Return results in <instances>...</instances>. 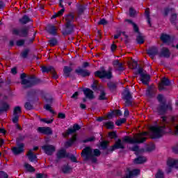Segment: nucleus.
<instances>
[{"label": "nucleus", "instance_id": "1", "mask_svg": "<svg viewBox=\"0 0 178 178\" xmlns=\"http://www.w3.org/2000/svg\"><path fill=\"white\" fill-rule=\"evenodd\" d=\"M147 141V138H141L140 140L131 138L130 136H126L123 138L122 142L120 138H118L115 141V144L111 146L110 148H108V144L109 142L107 140H103L100 143V147L102 149H106L108 152H113L115 149H124V144L123 143H127V144H143Z\"/></svg>", "mask_w": 178, "mask_h": 178}, {"label": "nucleus", "instance_id": "2", "mask_svg": "<svg viewBox=\"0 0 178 178\" xmlns=\"http://www.w3.org/2000/svg\"><path fill=\"white\" fill-rule=\"evenodd\" d=\"M26 77H27L26 73L21 74V84L24 86V88H31V87H34V86H37V84L42 83L41 79L35 76H29L28 79H26Z\"/></svg>", "mask_w": 178, "mask_h": 178}, {"label": "nucleus", "instance_id": "3", "mask_svg": "<svg viewBox=\"0 0 178 178\" xmlns=\"http://www.w3.org/2000/svg\"><path fill=\"white\" fill-rule=\"evenodd\" d=\"M157 101L160 103V104L157 107V113L159 115H165L168 111H173V107L172 106V104H166L165 102H163V95L159 94L157 95Z\"/></svg>", "mask_w": 178, "mask_h": 178}, {"label": "nucleus", "instance_id": "4", "mask_svg": "<svg viewBox=\"0 0 178 178\" xmlns=\"http://www.w3.org/2000/svg\"><path fill=\"white\" fill-rule=\"evenodd\" d=\"M81 156L85 158L86 161L90 159V156H101V151L99 149L91 148V147H86L81 153Z\"/></svg>", "mask_w": 178, "mask_h": 178}, {"label": "nucleus", "instance_id": "5", "mask_svg": "<svg viewBox=\"0 0 178 178\" xmlns=\"http://www.w3.org/2000/svg\"><path fill=\"white\" fill-rule=\"evenodd\" d=\"M95 77H99V79H107V80H111L113 77L112 74V67H109L108 71L105 70L104 67H101L100 70H97L94 73Z\"/></svg>", "mask_w": 178, "mask_h": 178}, {"label": "nucleus", "instance_id": "6", "mask_svg": "<svg viewBox=\"0 0 178 178\" xmlns=\"http://www.w3.org/2000/svg\"><path fill=\"white\" fill-rule=\"evenodd\" d=\"M150 131L152 132L150 138L152 140H158V138H161V137L165 135L163 131H162L158 125L152 126L150 127Z\"/></svg>", "mask_w": 178, "mask_h": 178}, {"label": "nucleus", "instance_id": "7", "mask_svg": "<svg viewBox=\"0 0 178 178\" xmlns=\"http://www.w3.org/2000/svg\"><path fill=\"white\" fill-rule=\"evenodd\" d=\"M122 98L125 101L126 106H133V102L131 101L133 99V95H131L130 90L128 88L125 89L122 93Z\"/></svg>", "mask_w": 178, "mask_h": 178}, {"label": "nucleus", "instance_id": "8", "mask_svg": "<svg viewBox=\"0 0 178 178\" xmlns=\"http://www.w3.org/2000/svg\"><path fill=\"white\" fill-rule=\"evenodd\" d=\"M30 30V26H24L20 29H13L12 33L13 35H18L19 37L26 38L29 35V31Z\"/></svg>", "mask_w": 178, "mask_h": 178}, {"label": "nucleus", "instance_id": "9", "mask_svg": "<svg viewBox=\"0 0 178 178\" xmlns=\"http://www.w3.org/2000/svg\"><path fill=\"white\" fill-rule=\"evenodd\" d=\"M172 86V81L166 77H163L161 79V82L159 84V91H163L166 90L165 87H169Z\"/></svg>", "mask_w": 178, "mask_h": 178}, {"label": "nucleus", "instance_id": "10", "mask_svg": "<svg viewBox=\"0 0 178 178\" xmlns=\"http://www.w3.org/2000/svg\"><path fill=\"white\" fill-rule=\"evenodd\" d=\"M75 73L78 76H81V77H88L91 76V72L88 70L83 69L81 67H78L77 69L75 70Z\"/></svg>", "mask_w": 178, "mask_h": 178}, {"label": "nucleus", "instance_id": "11", "mask_svg": "<svg viewBox=\"0 0 178 178\" xmlns=\"http://www.w3.org/2000/svg\"><path fill=\"white\" fill-rule=\"evenodd\" d=\"M22 113V107L20 106H17L13 110V123H17L19 122V114Z\"/></svg>", "mask_w": 178, "mask_h": 178}, {"label": "nucleus", "instance_id": "12", "mask_svg": "<svg viewBox=\"0 0 178 178\" xmlns=\"http://www.w3.org/2000/svg\"><path fill=\"white\" fill-rule=\"evenodd\" d=\"M37 130L38 133H40V134H44L45 136H51L53 133L52 129L49 127H39Z\"/></svg>", "mask_w": 178, "mask_h": 178}, {"label": "nucleus", "instance_id": "13", "mask_svg": "<svg viewBox=\"0 0 178 178\" xmlns=\"http://www.w3.org/2000/svg\"><path fill=\"white\" fill-rule=\"evenodd\" d=\"M17 147H14L12 149L14 155H20L22 152H24V143H17Z\"/></svg>", "mask_w": 178, "mask_h": 178}, {"label": "nucleus", "instance_id": "14", "mask_svg": "<svg viewBox=\"0 0 178 178\" xmlns=\"http://www.w3.org/2000/svg\"><path fill=\"white\" fill-rule=\"evenodd\" d=\"M81 129V127L79 126V124H74L72 126V128H68L66 131L64 137H67V136H70V134H73V133H76L79 131Z\"/></svg>", "mask_w": 178, "mask_h": 178}, {"label": "nucleus", "instance_id": "15", "mask_svg": "<svg viewBox=\"0 0 178 178\" xmlns=\"http://www.w3.org/2000/svg\"><path fill=\"white\" fill-rule=\"evenodd\" d=\"M147 54L152 59H154L156 55H159V50L156 47H152L147 50Z\"/></svg>", "mask_w": 178, "mask_h": 178}, {"label": "nucleus", "instance_id": "16", "mask_svg": "<svg viewBox=\"0 0 178 178\" xmlns=\"http://www.w3.org/2000/svg\"><path fill=\"white\" fill-rule=\"evenodd\" d=\"M42 149L47 154V155H52L55 152V147L52 145H44L42 146Z\"/></svg>", "mask_w": 178, "mask_h": 178}, {"label": "nucleus", "instance_id": "17", "mask_svg": "<svg viewBox=\"0 0 178 178\" xmlns=\"http://www.w3.org/2000/svg\"><path fill=\"white\" fill-rule=\"evenodd\" d=\"M74 31V25L73 24H70L67 26V24H65V29L62 32L63 35H70Z\"/></svg>", "mask_w": 178, "mask_h": 178}, {"label": "nucleus", "instance_id": "18", "mask_svg": "<svg viewBox=\"0 0 178 178\" xmlns=\"http://www.w3.org/2000/svg\"><path fill=\"white\" fill-rule=\"evenodd\" d=\"M173 39V37L166 33H161L160 36V40H161L164 44H170V42H172V40Z\"/></svg>", "mask_w": 178, "mask_h": 178}, {"label": "nucleus", "instance_id": "19", "mask_svg": "<svg viewBox=\"0 0 178 178\" xmlns=\"http://www.w3.org/2000/svg\"><path fill=\"white\" fill-rule=\"evenodd\" d=\"M9 109H10V105L8 102L5 101L0 102V115L3 112H7Z\"/></svg>", "mask_w": 178, "mask_h": 178}, {"label": "nucleus", "instance_id": "20", "mask_svg": "<svg viewBox=\"0 0 178 178\" xmlns=\"http://www.w3.org/2000/svg\"><path fill=\"white\" fill-rule=\"evenodd\" d=\"M83 92L85 97H86V98H88V99H94L95 98V96L94 95V91L88 88H85L83 90Z\"/></svg>", "mask_w": 178, "mask_h": 178}, {"label": "nucleus", "instance_id": "21", "mask_svg": "<svg viewBox=\"0 0 178 178\" xmlns=\"http://www.w3.org/2000/svg\"><path fill=\"white\" fill-rule=\"evenodd\" d=\"M158 90L152 86H148L147 89L146 90V96L149 98H154L156 95V92Z\"/></svg>", "mask_w": 178, "mask_h": 178}, {"label": "nucleus", "instance_id": "22", "mask_svg": "<svg viewBox=\"0 0 178 178\" xmlns=\"http://www.w3.org/2000/svg\"><path fill=\"white\" fill-rule=\"evenodd\" d=\"M38 93V90L35 89H33L27 92V95L32 101H38V96L37 94Z\"/></svg>", "mask_w": 178, "mask_h": 178}, {"label": "nucleus", "instance_id": "23", "mask_svg": "<svg viewBox=\"0 0 178 178\" xmlns=\"http://www.w3.org/2000/svg\"><path fill=\"white\" fill-rule=\"evenodd\" d=\"M159 58H170V50L169 49L164 47L161 49L160 54H159Z\"/></svg>", "mask_w": 178, "mask_h": 178}, {"label": "nucleus", "instance_id": "24", "mask_svg": "<svg viewBox=\"0 0 178 178\" xmlns=\"http://www.w3.org/2000/svg\"><path fill=\"white\" fill-rule=\"evenodd\" d=\"M107 87L111 92H115L118 90V83L110 81L107 83Z\"/></svg>", "mask_w": 178, "mask_h": 178}, {"label": "nucleus", "instance_id": "25", "mask_svg": "<svg viewBox=\"0 0 178 178\" xmlns=\"http://www.w3.org/2000/svg\"><path fill=\"white\" fill-rule=\"evenodd\" d=\"M149 80H151V76H149V74H145L140 76V81H142L143 84H145V86L149 84Z\"/></svg>", "mask_w": 178, "mask_h": 178}, {"label": "nucleus", "instance_id": "26", "mask_svg": "<svg viewBox=\"0 0 178 178\" xmlns=\"http://www.w3.org/2000/svg\"><path fill=\"white\" fill-rule=\"evenodd\" d=\"M167 165L170 168H175V169H178V160L173 159H168L167 161Z\"/></svg>", "mask_w": 178, "mask_h": 178}, {"label": "nucleus", "instance_id": "27", "mask_svg": "<svg viewBox=\"0 0 178 178\" xmlns=\"http://www.w3.org/2000/svg\"><path fill=\"white\" fill-rule=\"evenodd\" d=\"M57 159H63V158H69V154L66 153V150L60 149L56 154Z\"/></svg>", "mask_w": 178, "mask_h": 178}, {"label": "nucleus", "instance_id": "28", "mask_svg": "<svg viewBox=\"0 0 178 178\" xmlns=\"http://www.w3.org/2000/svg\"><path fill=\"white\" fill-rule=\"evenodd\" d=\"M28 156V159L29 161H30V162H37V154H35L33 152V150H29L28 154H26Z\"/></svg>", "mask_w": 178, "mask_h": 178}, {"label": "nucleus", "instance_id": "29", "mask_svg": "<svg viewBox=\"0 0 178 178\" xmlns=\"http://www.w3.org/2000/svg\"><path fill=\"white\" fill-rule=\"evenodd\" d=\"M47 31L49 34H51V35H56V26L55 25H48L47 27Z\"/></svg>", "mask_w": 178, "mask_h": 178}, {"label": "nucleus", "instance_id": "30", "mask_svg": "<svg viewBox=\"0 0 178 178\" xmlns=\"http://www.w3.org/2000/svg\"><path fill=\"white\" fill-rule=\"evenodd\" d=\"M65 21L67 26H69L73 22H74V15L70 13L65 16Z\"/></svg>", "mask_w": 178, "mask_h": 178}, {"label": "nucleus", "instance_id": "31", "mask_svg": "<svg viewBox=\"0 0 178 178\" xmlns=\"http://www.w3.org/2000/svg\"><path fill=\"white\" fill-rule=\"evenodd\" d=\"M30 22H33V19L26 15H24L22 18L19 19V22L21 24H27V23H30Z\"/></svg>", "mask_w": 178, "mask_h": 178}, {"label": "nucleus", "instance_id": "32", "mask_svg": "<svg viewBox=\"0 0 178 178\" xmlns=\"http://www.w3.org/2000/svg\"><path fill=\"white\" fill-rule=\"evenodd\" d=\"M145 162H147V158L143 156H139L134 159V163L136 165H142L143 163H145Z\"/></svg>", "mask_w": 178, "mask_h": 178}, {"label": "nucleus", "instance_id": "33", "mask_svg": "<svg viewBox=\"0 0 178 178\" xmlns=\"http://www.w3.org/2000/svg\"><path fill=\"white\" fill-rule=\"evenodd\" d=\"M73 71V69L69 66H65L63 68V73L65 77H70V73Z\"/></svg>", "mask_w": 178, "mask_h": 178}, {"label": "nucleus", "instance_id": "34", "mask_svg": "<svg viewBox=\"0 0 178 178\" xmlns=\"http://www.w3.org/2000/svg\"><path fill=\"white\" fill-rule=\"evenodd\" d=\"M103 126H104V127L108 130H113V129H115V123H113L112 121L104 122Z\"/></svg>", "mask_w": 178, "mask_h": 178}, {"label": "nucleus", "instance_id": "35", "mask_svg": "<svg viewBox=\"0 0 178 178\" xmlns=\"http://www.w3.org/2000/svg\"><path fill=\"white\" fill-rule=\"evenodd\" d=\"M54 67H52V65H49V66H42V73H52V72H54Z\"/></svg>", "mask_w": 178, "mask_h": 178}, {"label": "nucleus", "instance_id": "36", "mask_svg": "<svg viewBox=\"0 0 178 178\" xmlns=\"http://www.w3.org/2000/svg\"><path fill=\"white\" fill-rule=\"evenodd\" d=\"M77 141V136H74L72 138H70L68 141L65 143V147H70L73 145V143Z\"/></svg>", "mask_w": 178, "mask_h": 178}, {"label": "nucleus", "instance_id": "37", "mask_svg": "<svg viewBox=\"0 0 178 178\" xmlns=\"http://www.w3.org/2000/svg\"><path fill=\"white\" fill-rule=\"evenodd\" d=\"M149 8H146L145 10V16L147 19V24H149V27L152 26V24H151V17L149 15Z\"/></svg>", "mask_w": 178, "mask_h": 178}, {"label": "nucleus", "instance_id": "38", "mask_svg": "<svg viewBox=\"0 0 178 178\" xmlns=\"http://www.w3.org/2000/svg\"><path fill=\"white\" fill-rule=\"evenodd\" d=\"M128 171L129 174V176H131L132 178L134 177V176H138L140 174V170L138 169H134L132 170H130V169L128 168Z\"/></svg>", "mask_w": 178, "mask_h": 178}, {"label": "nucleus", "instance_id": "39", "mask_svg": "<svg viewBox=\"0 0 178 178\" xmlns=\"http://www.w3.org/2000/svg\"><path fill=\"white\" fill-rule=\"evenodd\" d=\"M177 14L176 13L172 14L170 19V22L171 24H172V26H176L177 24Z\"/></svg>", "mask_w": 178, "mask_h": 178}, {"label": "nucleus", "instance_id": "40", "mask_svg": "<svg viewBox=\"0 0 178 178\" xmlns=\"http://www.w3.org/2000/svg\"><path fill=\"white\" fill-rule=\"evenodd\" d=\"M98 99L99 101H106V99H108L105 90H102L100 91V95H99Z\"/></svg>", "mask_w": 178, "mask_h": 178}, {"label": "nucleus", "instance_id": "41", "mask_svg": "<svg viewBox=\"0 0 178 178\" xmlns=\"http://www.w3.org/2000/svg\"><path fill=\"white\" fill-rule=\"evenodd\" d=\"M63 13H65V8H62L58 13H55L54 15L51 16V19H56V17H60V16H63Z\"/></svg>", "mask_w": 178, "mask_h": 178}, {"label": "nucleus", "instance_id": "42", "mask_svg": "<svg viewBox=\"0 0 178 178\" xmlns=\"http://www.w3.org/2000/svg\"><path fill=\"white\" fill-rule=\"evenodd\" d=\"M79 16H81L84 13V10L87 9V7L83 5H79L77 8Z\"/></svg>", "mask_w": 178, "mask_h": 178}, {"label": "nucleus", "instance_id": "43", "mask_svg": "<svg viewBox=\"0 0 178 178\" xmlns=\"http://www.w3.org/2000/svg\"><path fill=\"white\" fill-rule=\"evenodd\" d=\"M27 137H29V136L27 134H25V135L19 134V137L17 138L16 143L20 144V143H22V141H24V140H26V138H27Z\"/></svg>", "mask_w": 178, "mask_h": 178}, {"label": "nucleus", "instance_id": "44", "mask_svg": "<svg viewBox=\"0 0 178 178\" xmlns=\"http://www.w3.org/2000/svg\"><path fill=\"white\" fill-rule=\"evenodd\" d=\"M24 168L28 172H30L31 173H34V172H35V168H34V167L29 163H25Z\"/></svg>", "mask_w": 178, "mask_h": 178}, {"label": "nucleus", "instance_id": "45", "mask_svg": "<svg viewBox=\"0 0 178 178\" xmlns=\"http://www.w3.org/2000/svg\"><path fill=\"white\" fill-rule=\"evenodd\" d=\"M138 35L136 36V42L141 45L144 42V37L141 35V33H138Z\"/></svg>", "mask_w": 178, "mask_h": 178}, {"label": "nucleus", "instance_id": "46", "mask_svg": "<svg viewBox=\"0 0 178 178\" xmlns=\"http://www.w3.org/2000/svg\"><path fill=\"white\" fill-rule=\"evenodd\" d=\"M49 44L50 47H56V45H58V39L52 38L49 40Z\"/></svg>", "mask_w": 178, "mask_h": 178}, {"label": "nucleus", "instance_id": "47", "mask_svg": "<svg viewBox=\"0 0 178 178\" xmlns=\"http://www.w3.org/2000/svg\"><path fill=\"white\" fill-rule=\"evenodd\" d=\"M108 137L111 140H116L118 138V134L115 131H111L108 133Z\"/></svg>", "mask_w": 178, "mask_h": 178}, {"label": "nucleus", "instance_id": "48", "mask_svg": "<svg viewBox=\"0 0 178 178\" xmlns=\"http://www.w3.org/2000/svg\"><path fill=\"white\" fill-rule=\"evenodd\" d=\"M72 170V168L69 167V165H64L62 168V172L64 174H67Z\"/></svg>", "mask_w": 178, "mask_h": 178}, {"label": "nucleus", "instance_id": "49", "mask_svg": "<svg viewBox=\"0 0 178 178\" xmlns=\"http://www.w3.org/2000/svg\"><path fill=\"white\" fill-rule=\"evenodd\" d=\"M44 109L48 111L49 112H50V113H52V115H55V111L52 110V107H51V105L46 104L45 106H44Z\"/></svg>", "mask_w": 178, "mask_h": 178}, {"label": "nucleus", "instance_id": "50", "mask_svg": "<svg viewBox=\"0 0 178 178\" xmlns=\"http://www.w3.org/2000/svg\"><path fill=\"white\" fill-rule=\"evenodd\" d=\"M29 52H30V49H26L22 53H21L22 58H23L24 59L27 58V57L29 56Z\"/></svg>", "mask_w": 178, "mask_h": 178}, {"label": "nucleus", "instance_id": "51", "mask_svg": "<svg viewBox=\"0 0 178 178\" xmlns=\"http://www.w3.org/2000/svg\"><path fill=\"white\" fill-rule=\"evenodd\" d=\"M155 178H165V175L162 170H159L155 175Z\"/></svg>", "mask_w": 178, "mask_h": 178}, {"label": "nucleus", "instance_id": "52", "mask_svg": "<svg viewBox=\"0 0 178 178\" xmlns=\"http://www.w3.org/2000/svg\"><path fill=\"white\" fill-rule=\"evenodd\" d=\"M92 141H95V137L92 136L90 138H88L87 139L83 140L82 143H83V144H86L87 143H92Z\"/></svg>", "mask_w": 178, "mask_h": 178}, {"label": "nucleus", "instance_id": "53", "mask_svg": "<svg viewBox=\"0 0 178 178\" xmlns=\"http://www.w3.org/2000/svg\"><path fill=\"white\" fill-rule=\"evenodd\" d=\"M126 118H121L115 122V124L116 126H120L121 124L126 123Z\"/></svg>", "mask_w": 178, "mask_h": 178}, {"label": "nucleus", "instance_id": "54", "mask_svg": "<svg viewBox=\"0 0 178 178\" xmlns=\"http://www.w3.org/2000/svg\"><path fill=\"white\" fill-rule=\"evenodd\" d=\"M97 24L99 26H106V24H108V21H106L105 18H102L99 20V22H97Z\"/></svg>", "mask_w": 178, "mask_h": 178}, {"label": "nucleus", "instance_id": "55", "mask_svg": "<svg viewBox=\"0 0 178 178\" xmlns=\"http://www.w3.org/2000/svg\"><path fill=\"white\" fill-rule=\"evenodd\" d=\"M24 108L26 111H31L33 109V104L30 102H26Z\"/></svg>", "mask_w": 178, "mask_h": 178}, {"label": "nucleus", "instance_id": "56", "mask_svg": "<svg viewBox=\"0 0 178 178\" xmlns=\"http://www.w3.org/2000/svg\"><path fill=\"white\" fill-rule=\"evenodd\" d=\"M155 149V144H152L146 147L147 152H152Z\"/></svg>", "mask_w": 178, "mask_h": 178}, {"label": "nucleus", "instance_id": "57", "mask_svg": "<svg viewBox=\"0 0 178 178\" xmlns=\"http://www.w3.org/2000/svg\"><path fill=\"white\" fill-rule=\"evenodd\" d=\"M26 42V40L24 39L19 40L16 42L17 47H23Z\"/></svg>", "mask_w": 178, "mask_h": 178}, {"label": "nucleus", "instance_id": "58", "mask_svg": "<svg viewBox=\"0 0 178 178\" xmlns=\"http://www.w3.org/2000/svg\"><path fill=\"white\" fill-rule=\"evenodd\" d=\"M136 13H137V12L136 11V10H134V8H133V7H131L129 8V16L131 17H134V16H136Z\"/></svg>", "mask_w": 178, "mask_h": 178}, {"label": "nucleus", "instance_id": "59", "mask_svg": "<svg viewBox=\"0 0 178 178\" xmlns=\"http://www.w3.org/2000/svg\"><path fill=\"white\" fill-rule=\"evenodd\" d=\"M172 10H173V8H170L169 7L165 8H164L163 15L164 16H168V15H169V13L170 12H172Z\"/></svg>", "mask_w": 178, "mask_h": 178}, {"label": "nucleus", "instance_id": "60", "mask_svg": "<svg viewBox=\"0 0 178 178\" xmlns=\"http://www.w3.org/2000/svg\"><path fill=\"white\" fill-rule=\"evenodd\" d=\"M161 119H162L163 123H165V124H168V126H170V121L168 120V117L162 116Z\"/></svg>", "mask_w": 178, "mask_h": 178}, {"label": "nucleus", "instance_id": "61", "mask_svg": "<svg viewBox=\"0 0 178 178\" xmlns=\"http://www.w3.org/2000/svg\"><path fill=\"white\" fill-rule=\"evenodd\" d=\"M134 27V33H137V34H140L141 33L140 32V29L138 28V26L136 25V24L135 23L134 25H132Z\"/></svg>", "mask_w": 178, "mask_h": 178}, {"label": "nucleus", "instance_id": "62", "mask_svg": "<svg viewBox=\"0 0 178 178\" xmlns=\"http://www.w3.org/2000/svg\"><path fill=\"white\" fill-rule=\"evenodd\" d=\"M0 178H9V175L5 171H0Z\"/></svg>", "mask_w": 178, "mask_h": 178}, {"label": "nucleus", "instance_id": "63", "mask_svg": "<svg viewBox=\"0 0 178 178\" xmlns=\"http://www.w3.org/2000/svg\"><path fill=\"white\" fill-rule=\"evenodd\" d=\"M70 161H72L74 163H79V161H77V158L75 157L74 155L72 154L70 156Z\"/></svg>", "mask_w": 178, "mask_h": 178}, {"label": "nucleus", "instance_id": "64", "mask_svg": "<svg viewBox=\"0 0 178 178\" xmlns=\"http://www.w3.org/2000/svg\"><path fill=\"white\" fill-rule=\"evenodd\" d=\"M132 69H137L138 67V63L136 60H133L131 63Z\"/></svg>", "mask_w": 178, "mask_h": 178}]
</instances>
